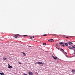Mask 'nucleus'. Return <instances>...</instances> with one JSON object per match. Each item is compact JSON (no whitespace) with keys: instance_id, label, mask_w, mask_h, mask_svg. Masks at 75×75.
Segmentation results:
<instances>
[{"instance_id":"1","label":"nucleus","mask_w":75,"mask_h":75,"mask_svg":"<svg viewBox=\"0 0 75 75\" xmlns=\"http://www.w3.org/2000/svg\"><path fill=\"white\" fill-rule=\"evenodd\" d=\"M28 74H29V75H33V72L31 71H28Z\"/></svg>"},{"instance_id":"2","label":"nucleus","mask_w":75,"mask_h":75,"mask_svg":"<svg viewBox=\"0 0 75 75\" xmlns=\"http://www.w3.org/2000/svg\"><path fill=\"white\" fill-rule=\"evenodd\" d=\"M48 41L49 42H54V40L53 39H50V40H49Z\"/></svg>"},{"instance_id":"3","label":"nucleus","mask_w":75,"mask_h":75,"mask_svg":"<svg viewBox=\"0 0 75 75\" xmlns=\"http://www.w3.org/2000/svg\"><path fill=\"white\" fill-rule=\"evenodd\" d=\"M38 64H40L41 65H43V64L42 63V62H38Z\"/></svg>"},{"instance_id":"4","label":"nucleus","mask_w":75,"mask_h":75,"mask_svg":"<svg viewBox=\"0 0 75 75\" xmlns=\"http://www.w3.org/2000/svg\"><path fill=\"white\" fill-rule=\"evenodd\" d=\"M72 70L71 71V72L74 74H75V70L74 69H72Z\"/></svg>"},{"instance_id":"5","label":"nucleus","mask_w":75,"mask_h":75,"mask_svg":"<svg viewBox=\"0 0 75 75\" xmlns=\"http://www.w3.org/2000/svg\"><path fill=\"white\" fill-rule=\"evenodd\" d=\"M8 68H13V67L11 66H10L9 64H8Z\"/></svg>"},{"instance_id":"6","label":"nucleus","mask_w":75,"mask_h":75,"mask_svg":"<svg viewBox=\"0 0 75 75\" xmlns=\"http://www.w3.org/2000/svg\"><path fill=\"white\" fill-rule=\"evenodd\" d=\"M68 48H69L70 49V50H73V48H72V47H70V46H69L68 47Z\"/></svg>"},{"instance_id":"7","label":"nucleus","mask_w":75,"mask_h":75,"mask_svg":"<svg viewBox=\"0 0 75 75\" xmlns=\"http://www.w3.org/2000/svg\"><path fill=\"white\" fill-rule=\"evenodd\" d=\"M64 44L66 46H67V47H68V43H65Z\"/></svg>"},{"instance_id":"8","label":"nucleus","mask_w":75,"mask_h":75,"mask_svg":"<svg viewBox=\"0 0 75 75\" xmlns=\"http://www.w3.org/2000/svg\"><path fill=\"white\" fill-rule=\"evenodd\" d=\"M53 58L54 59H55V60H57V58H58V57H54Z\"/></svg>"},{"instance_id":"9","label":"nucleus","mask_w":75,"mask_h":75,"mask_svg":"<svg viewBox=\"0 0 75 75\" xmlns=\"http://www.w3.org/2000/svg\"><path fill=\"white\" fill-rule=\"evenodd\" d=\"M68 44H69V45H71L72 44V42H69L68 43Z\"/></svg>"},{"instance_id":"10","label":"nucleus","mask_w":75,"mask_h":75,"mask_svg":"<svg viewBox=\"0 0 75 75\" xmlns=\"http://www.w3.org/2000/svg\"><path fill=\"white\" fill-rule=\"evenodd\" d=\"M3 59H4V60H6L7 59V58L4 57L3 58Z\"/></svg>"},{"instance_id":"11","label":"nucleus","mask_w":75,"mask_h":75,"mask_svg":"<svg viewBox=\"0 0 75 75\" xmlns=\"http://www.w3.org/2000/svg\"><path fill=\"white\" fill-rule=\"evenodd\" d=\"M0 75H4V74L3 73H0Z\"/></svg>"},{"instance_id":"12","label":"nucleus","mask_w":75,"mask_h":75,"mask_svg":"<svg viewBox=\"0 0 75 75\" xmlns=\"http://www.w3.org/2000/svg\"><path fill=\"white\" fill-rule=\"evenodd\" d=\"M22 53L23 54V55H24V56H25L26 55L25 54V53L24 52H22Z\"/></svg>"},{"instance_id":"13","label":"nucleus","mask_w":75,"mask_h":75,"mask_svg":"<svg viewBox=\"0 0 75 75\" xmlns=\"http://www.w3.org/2000/svg\"><path fill=\"white\" fill-rule=\"evenodd\" d=\"M30 39H32V38H34V36H33V37H30Z\"/></svg>"},{"instance_id":"14","label":"nucleus","mask_w":75,"mask_h":75,"mask_svg":"<svg viewBox=\"0 0 75 75\" xmlns=\"http://www.w3.org/2000/svg\"><path fill=\"white\" fill-rule=\"evenodd\" d=\"M14 37H15V38H17V36L16 35H15L14 36Z\"/></svg>"},{"instance_id":"15","label":"nucleus","mask_w":75,"mask_h":75,"mask_svg":"<svg viewBox=\"0 0 75 75\" xmlns=\"http://www.w3.org/2000/svg\"><path fill=\"white\" fill-rule=\"evenodd\" d=\"M43 44L44 45H46V43H43Z\"/></svg>"},{"instance_id":"16","label":"nucleus","mask_w":75,"mask_h":75,"mask_svg":"<svg viewBox=\"0 0 75 75\" xmlns=\"http://www.w3.org/2000/svg\"><path fill=\"white\" fill-rule=\"evenodd\" d=\"M61 51H64V50H63V49H62V48H61Z\"/></svg>"},{"instance_id":"17","label":"nucleus","mask_w":75,"mask_h":75,"mask_svg":"<svg viewBox=\"0 0 75 75\" xmlns=\"http://www.w3.org/2000/svg\"><path fill=\"white\" fill-rule=\"evenodd\" d=\"M62 46L64 47H65V45H62Z\"/></svg>"},{"instance_id":"18","label":"nucleus","mask_w":75,"mask_h":75,"mask_svg":"<svg viewBox=\"0 0 75 75\" xmlns=\"http://www.w3.org/2000/svg\"><path fill=\"white\" fill-rule=\"evenodd\" d=\"M43 36H44V37H45V36H47V34H45V35H43Z\"/></svg>"},{"instance_id":"19","label":"nucleus","mask_w":75,"mask_h":75,"mask_svg":"<svg viewBox=\"0 0 75 75\" xmlns=\"http://www.w3.org/2000/svg\"><path fill=\"white\" fill-rule=\"evenodd\" d=\"M35 74H38V73L36 72H35Z\"/></svg>"},{"instance_id":"20","label":"nucleus","mask_w":75,"mask_h":75,"mask_svg":"<svg viewBox=\"0 0 75 75\" xmlns=\"http://www.w3.org/2000/svg\"><path fill=\"white\" fill-rule=\"evenodd\" d=\"M72 48H75V47H74V46H72Z\"/></svg>"},{"instance_id":"21","label":"nucleus","mask_w":75,"mask_h":75,"mask_svg":"<svg viewBox=\"0 0 75 75\" xmlns=\"http://www.w3.org/2000/svg\"><path fill=\"white\" fill-rule=\"evenodd\" d=\"M18 64H21V63L20 62H18Z\"/></svg>"},{"instance_id":"22","label":"nucleus","mask_w":75,"mask_h":75,"mask_svg":"<svg viewBox=\"0 0 75 75\" xmlns=\"http://www.w3.org/2000/svg\"><path fill=\"white\" fill-rule=\"evenodd\" d=\"M56 48L58 50H59V48H58L57 47H56Z\"/></svg>"},{"instance_id":"23","label":"nucleus","mask_w":75,"mask_h":75,"mask_svg":"<svg viewBox=\"0 0 75 75\" xmlns=\"http://www.w3.org/2000/svg\"><path fill=\"white\" fill-rule=\"evenodd\" d=\"M59 44L60 45H61V44H62V42H60V43H59Z\"/></svg>"},{"instance_id":"24","label":"nucleus","mask_w":75,"mask_h":75,"mask_svg":"<svg viewBox=\"0 0 75 75\" xmlns=\"http://www.w3.org/2000/svg\"><path fill=\"white\" fill-rule=\"evenodd\" d=\"M24 75H27V74H23Z\"/></svg>"},{"instance_id":"25","label":"nucleus","mask_w":75,"mask_h":75,"mask_svg":"<svg viewBox=\"0 0 75 75\" xmlns=\"http://www.w3.org/2000/svg\"><path fill=\"white\" fill-rule=\"evenodd\" d=\"M52 57L53 58H54V55H52Z\"/></svg>"},{"instance_id":"26","label":"nucleus","mask_w":75,"mask_h":75,"mask_svg":"<svg viewBox=\"0 0 75 75\" xmlns=\"http://www.w3.org/2000/svg\"><path fill=\"white\" fill-rule=\"evenodd\" d=\"M19 35H19L18 34V35L17 36V37H19Z\"/></svg>"},{"instance_id":"27","label":"nucleus","mask_w":75,"mask_h":75,"mask_svg":"<svg viewBox=\"0 0 75 75\" xmlns=\"http://www.w3.org/2000/svg\"><path fill=\"white\" fill-rule=\"evenodd\" d=\"M65 53L66 55H67V52H65Z\"/></svg>"},{"instance_id":"28","label":"nucleus","mask_w":75,"mask_h":75,"mask_svg":"<svg viewBox=\"0 0 75 75\" xmlns=\"http://www.w3.org/2000/svg\"><path fill=\"white\" fill-rule=\"evenodd\" d=\"M56 46H57L58 45V44H56Z\"/></svg>"},{"instance_id":"29","label":"nucleus","mask_w":75,"mask_h":75,"mask_svg":"<svg viewBox=\"0 0 75 75\" xmlns=\"http://www.w3.org/2000/svg\"><path fill=\"white\" fill-rule=\"evenodd\" d=\"M73 50H74V52H75V49H73Z\"/></svg>"},{"instance_id":"30","label":"nucleus","mask_w":75,"mask_h":75,"mask_svg":"<svg viewBox=\"0 0 75 75\" xmlns=\"http://www.w3.org/2000/svg\"><path fill=\"white\" fill-rule=\"evenodd\" d=\"M24 36H27V35H24Z\"/></svg>"},{"instance_id":"31","label":"nucleus","mask_w":75,"mask_h":75,"mask_svg":"<svg viewBox=\"0 0 75 75\" xmlns=\"http://www.w3.org/2000/svg\"><path fill=\"white\" fill-rule=\"evenodd\" d=\"M64 44V43L62 42V44Z\"/></svg>"},{"instance_id":"32","label":"nucleus","mask_w":75,"mask_h":75,"mask_svg":"<svg viewBox=\"0 0 75 75\" xmlns=\"http://www.w3.org/2000/svg\"><path fill=\"white\" fill-rule=\"evenodd\" d=\"M66 38H68V37H66Z\"/></svg>"},{"instance_id":"33","label":"nucleus","mask_w":75,"mask_h":75,"mask_svg":"<svg viewBox=\"0 0 75 75\" xmlns=\"http://www.w3.org/2000/svg\"><path fill=\"white\" fill-rule=\"evenodd\" d=\"M29 47H31V46H29Z\"/></svg>"},{"instance_id":"34","label":"nucleus","mask_w":75,"mask_h":75,"mask_svg":"<svg viewBox=\"0 0 75 75\" xmlns=\"http://www.w3.org/2000/svg\"><path fill=\"white\" fill-rule=\"evenodd\" d=\"M74 47H75V45H74Z\"/></svg>"},{"instance_id":"35","label":"nucleus","mask_w":75,"mask_h":75,"mask_svg":"<svg viewBox=\"0 0 75 75\" xmlns=\"http://www.w3.org/2000/svg\"><path fill=\"white\" fill-rule=\"evenodd\" d=\"M74 54H75V53H74Z\"/></svg>"}]
</instances>
